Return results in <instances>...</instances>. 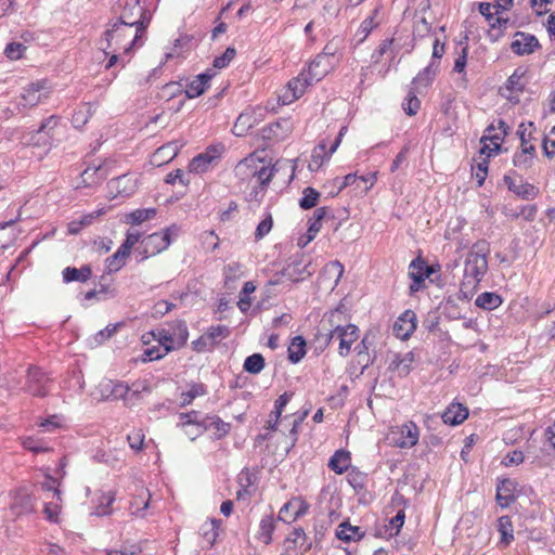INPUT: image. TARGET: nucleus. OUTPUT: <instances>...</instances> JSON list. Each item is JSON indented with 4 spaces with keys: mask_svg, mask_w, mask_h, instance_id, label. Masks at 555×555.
I'll return each mask as SVG.
<instances>
[{
    "mask_svg": "<svg viewBox=\"0 0 555 555\" xmlns=\"http://www.w3.org/2000/svg\"><path fill=\"white\" fill-rule=\"evenodd\" d=\"M331 62H325V56H317L307 69H304L297 77L291 79L286 88L279 95V101L283 105H288L299 99L307 90L308 86L320 81L331 67Z\"/></svg>",
    "mask_w": 555,
    "mask_h": 555,
    "instance_id": "obj_1",
    "label": "nucleus"
},
{
    "mask_svg": "<svg viewBox=\"0 0 555 555\" xmlns=\"http://www.w3.org/2000/svg\"><path fill=\"white\" fill-rule=\"evenodd\" d=\"M487 241L476 242L467 254L464 262V275L461 283V293L468 298L467 293L473 292L488 271L487 255L489 253Z\"/></svg>",
    "mask_w": 555,
    "mask_h": 555,
    "instance_id": "obj_2",
    "label": "nucleus"
},
{
    "mask_svg": "<svg viewBox=\"0 0 555 555\" xmlns=\"http://www.w3.org/2000/svg\"><path fill=\"white\" fill-rule=\"evenodd\" d=\"M144 31L131 26L114 22L104 33V38L100 41L103 51L114 47L115 52L122 50L125 54H129L135 47Z\"/></svg>",
    "mask_w": 555,
    "mask_h": 555,
    "instance_id": "obj_3",
    "label": "nucleus"
},
{
    "mask_svg": "<svg viewBox=\"0 0 555 555\" xmlns=\"http://www.w3.org/2000/svg\"><path fill=\"white\" fill-rule=\"evenodd\" d=\"M178 234L179 227L177 224H171L162 232H155L146 235L141 240V244L135 248V253L140 256L141 261L158 255L169 247L172 237H177Z\"/></svg>",
    "mask_w": 555,
    "mask_h": 555,
    "instance_id": "obj_4",
    "label": "nucleus"
},
{
    "mask_svg": "<svg viewBox=\"0 0 555 555\" xmlns=\"http://www.w3.org/2000/svg\"><path fill=\"white\" fill-rule=\"evenodd\" d=\"M114 12L119 13L116 22L142 31H145L151 22V13L140 5V0H119Z\"/></svg>",
    "mask_w": 555,
    "mask_h": 555,
    "instance_id": "obj_5",
    "label": "nucleus"
},
{
    "mask_svg": "<svg viewBox=\"0 0 555 555\" xmlns=\"http://www.w3.org/2000/svg\"><path fill=\"white\" fill-rule=\"evenodd\" d=\"M275 169L273 167H267L261 165L258 167L254 159H244L241 160L235 167V173L238 177H251L256 178L261 190H266V188L271 182L274 176Z\"/></svg>",
    "mask_w": 555,
    "mask_h": 555,
    "instance_id": "obj_6",
    "label": "nucleus"
},
{
    "mask_svg": "<svg viewBox=\"0 0 555 555\" xmlns=\"http://www.w3.org/2000/svg\"><path fill=\"white\" fill-rule=\"evenodd\" d=\"M347 131V126H343L336 135V138L332 142H326L322 140L312 151L311 159L309 162V169L311 171H317L321 168L323 163L327 160L331 155L337 150L339 146L345 132Z\"/></svg>",
    "mask_w": 555,
    "mask_h": 555,
    "instance_id": "obj_7",
    "label": "nucleus"
},
{
    "mask_svg": "<svg viewBox=\"0 0 555 555\" xmlns=\"http://www.w3.org/2000/svg\"><path fill=\"white\" fill-rule=\"evenodd\" d=\"M49 94L50 86L48 85V80L42 79L31 82L23 89L18 105L23 107H34L42 100L48 99Z\"/></svg>",
    "mask_w": 555,
    "mask_h": 555,
    "instance_id": "obj_8",
    "label": "nucleus"
},
{
    "mask_svg": "<svg viewBox=\"0 0 555 555\" xmlns=\"http://www.w3.org/2000/svg\"><path fill=\"white\" fill-rule=\"evenodd\" d=\"M346 307L344 301L341 300L339 305L333 310L330 314V323L334 326V330L328 334V344L333 340L339 341L340 354H343V350L347 348V326L341 325L340 317L345 314Z\"/></svg>",
    "mask_w": 555,
    "mask_h": 555,
    "instance_id": "obj_9",
    "label": "nucleus"
},
{
    "mask_svg": "<svg viewBox=\"0 0 555 555\" xmlns=\"http://www.w3.org/2000/svg\"><path fill=\"white\" fill-rule=\"evenodd\" d=\"M293 130V122L289 118H280L275 122L264 126L261 129V137L269 142L284 140Z\"/></svg>",
    "mask_w": 555,
    "mask_h": 555,
    "instance_id": "obj_10",
    "label": "nucleus"
},
{
    "mask_svg": "<svg viewBox=\"0 0 555 555\" xmlns=\"http://www.w3.org/2000/svg\"><path fill=\"white\" fill-rule=\"evenodd\" d=\"M49 377L39 367H29L27 372V391L35 397H44L49 393Z\"/></svg>",
    "mask_w": 555,
    "mask_h": 555,
    "instance_id": "obj_11",
    "label": "nucleus"
},
{
    "mask_svg": "<svg viewBox=\"0 0 555 555\" xmlns=\"http://www.w3.org/2000/svg\"><path fill=\"white\" fill-rule=\"evenodd\" d=\"M539 48L540 43L538 38L524 31L515 33L511 43V50L517 55L532 54Z\"/></svg>",
    "mask_w": 555,
    "mask_h": 555,
    "instance_id": "obj_12",
    "label": "nucleus"
},
{
    "mask_svg": "<svg viewBox=\"0 0 555 555\" xmlns=\"http://www.w3.org/2000/svg\"><path fill=\"white\" fill-rule=\"evenodd\" d=\"M309 505L299 498H294L286 502L280 509L278 519L284 522H293L304 516Z\"/></svg>",
    "mask_w": 555,
    "mask_h": 555,
    "instance_id": "obj_13",
    "label": "nucleus"
},
{
    "mask_svg": "<svg viewBox=\"0 0 555 555\" xmlns=\"http://www.w3.org/2000/svg\"><path fill=\"white\" fill-rule=\"evenodd\" d=\"M430 273V268L422 258L412 260L409 271V276L412 280L410 284L411 294L418 292L423 287L425 279L428 278Z\"/></svg>",
    "mask_w": 555,
    "mask_h": 555,
    "instance_id": "obj_14",
    "label": "nucleus"
},
{
    "mask_svg": "<svg viewBox=\"0 0 555 555\" xmlns=\"http://www.w3.org/2000/svg\"><path fill=\"white\" fill-rule=\"evenodd\" d=\"M416 330V314L412 310H405L396 320L392 326V332L396 337L405 340Z\"/></svg>",
    "mask_w": 555,
    "mask_h": 555,
    "instance_id": "obj_15",
    "label": "nucleus"
},
{
    "mask_svg": "<svg viewBox=\"0 0 555 555\" xmlns=\"http://www.w3.org/2000/svg\"><path fill=\"white\" fill-rule=\"evenodd\" d=\"M326 210V207H320L314 210L313 218H310L308 221L307 232L300 235L297 240V246L299 248H305L311 241L314 240V237L321 230V221L325 217Z\"/></svg>",
    "mask_w": 555,
    "mask_h": 555,
    "instance_id": "obj_16",
    "label": "nucleus"
},
{
    "mask_svg": "<svg viewBox=\"0 0 555 555\" xmlns=\"http://www.w3.org/2000/svg\"><path fill=\"white\" fill-rule=\"evenodd\" d=\"M372 337L370 334H365L362 338L363 351H358L352 360V365L349 370V375L358 377L371 363V356L369 353V347L372 345Z\"/></svg>",
    "mask_w": 555,
    "mask_h": 555,
    "instance_id": "obj_17",
    "label": "nucleus"
},
{
    "mask_svg": "<svg viewBox=\"0 0 555 555\" xmlns=\"http://www.w3.org/2000/svg\"><path fill=\"white\" fill-rule=\"evenodd\" d=\"M220 154L221 149L219 146H209L204 153L198 154L192 159L190 170L198 173L205 172L220 157Z\"/></svg>",
    "mask_w": 555,
    "mask_h": 555,
    "instance_id": "obj_18",
    "label": "nucleus"
},
{
    "mask_svg": "<svg viewBox=\"0 0 555 555\" xmlns=\"http://www.w3.org/2000/svg\"><path fill=\"white\" fill-rule=\"evenodd\" d=\"M366 479L365 474L349 464V486L356 491L358 502L361 504H367L372 500L371 493L364 490Z\"/></svg>",
    "mask_w": 555,
    "mask_h": 555,
    "instance_id": "obj_19",
    "label": "nucleus"
},
{
    "mask_svg": "<svg viewBox=\"0 0 555 555\" xmlns=\"http://www.w3.org/2000/svg\"><path fill=\"white\" fill-rule=\"evenodd\" d=\"M516 488L517 482L513 479L505 478L500 480L496 486V503L503 508L508 507L516 500Z\"/></svg>",
    "mask_w": 555,
    "mask_h": 555,
    "instance_id": "obj_20",
    "label": "nucleus"
},
{
    "mask_svg": "<svg viewBox=\"0 0 555 555\" xmlns=\"http://www.w3.org/2000/svg\"><path fill=\"white\" fill-rule=\"evenodd\" d=\"M415 360L412 351L405 353H395L391 356L388 369L396 372L398 377H405L412 371V364Z\"/></svg>",
    "mask_w": 555,
    "mask_h": 555,
    "instance_id": "obj_21",
    "label": "nucleus"
},
{
    "mask_svg": "<svg viewBox=\"0 0 555 555\" xmlns=\"http://www.w3.org/2000/svg\"><path fill=\"white\" fill-rule=\"evenodd\" d=\"M215 76V73L211 69L206 70L194 77L185 86V95L188 99H194L202 95L209 87V81Z\"/></svg>",
    "mask_w": 555,
    "mask_h": 555,
    "instance_id": "obj_22",
    "label": "nucleus"
},
{
    "mask_svg": "<svg viewBox=\"0 0 555 555\" xmlns=\"http://www.w3.org/2000/svg\"><path fill=\"white\" fill-rule=\"evenodd\" d=\"M107 176L108 171L104 164H92L81 172V182L83 186L92 188L104 181Z\"/></svg>",
    "mask_w": 555,
    "mask_h": 555,
    "instance_id": "obj_23",
    "label": "nucleus"
},
{
    "mask_svg": "<svg viewBox=\"0 0 555 555\" xmlns=\"http://www.w3.org/2000/svg\"><path fill=\"white\" fill-rule=\"evenodd\" d=\"M495 130V127L493 125H490L487 129H486V132L488 134H485L482 138H481V143H483L481 150H480V153L481 154H487L488 157L491 156L492 153H499L500 150H501V144L504 140V137L503 134L501 133H494L492 134V131Z\"/></svg>",
    "mask_w": 555,
    "mask_h": 555,
    "instance_id": "obj_24",
    "label": "nucleus"
},
{
    "mask_svg": "<svg viewBox=\"0 0 555 555\" xmlns=\"http://www.w3.org/2000/svg\"><path fill=\"white\" fill-rule=\"evenodd\" d=\"M504 182L511 192L515 193L517 196L521 197L522 199L531 201L539 193V190L533 184L528 183V182L521 183V184H516L515 180H513L512 177L508 175L504 176Z\"/></svg>",
    "mask_w": 555,
    "mask_h": 555,
    "instance_id": "obj_25",
    "label": "nucleus"
},
{
    "mask_svg": "<svg viewBox=\"0 0 555 555\" xmlns=\"http://www.w3.org/2000/svg\"><path fill=\"white\" fill-rule=\"evenodd\" d=\"M468 417V410L461 403H452L442 414L444 424L452 426L460 425Z\"/></svg>",
    "mask_w": 555,
    "mask_h": 555,
    "instance_id": "obj_26",
    "label": "nucleus"
},
{
    "mask_svg": "<svg viewBox=\"0 0 555 555\" xmlns=\"http://www.w3.org/2000/svg\"><path fill=\"white\" fill-rule=\"evenodd\" d=\"M12 504L11 509L16 514L28 513L31 511V496L25 488H18L11 493Z\"/></svg>",
    "mask_w": 555,
    "mask_h": 555,
    "instance_id": "obj_27",
    "label": "nucleus"
},
{
    "mask_svg": "<svg viewBox=\"0 0 555 555\" xmlns=\"http://www.w3.org/2000/svg\"><path fill=\"white\" fill-rule=\"evenodd\" d=\"M439 61H431L428 66L420 72L412 80L413 88L417 90L420 87L426 88L431 85L439 72Z\"/></svg>",
    "mask_w": 555,
    "mask_h": 555,
    "instance_id": "obj_28",
    "label": "nucleus"
},
{
    "mask_svg": "<svg viewBox=\"0 0 555 555\" xmlns=\"http://www.w3.org/2000/svg\"><path fill=\"white\" fill-rule=\"evenodd\" d=\"M63 281L65 283L70 282H87L92 274L91 268L89 266H83L80 269H77L75 267H67L63 270Z\"/></svg>",
    "mask_w": 555,
    "mask_h": 555,
    "instance_id": "obj_29",
    "label": "nucleus"
},
{
    "mask_svg": "<svg viewBox=\"0 0 555 555\" xmlns=\"http://www.w3.org/2000/svg\"><path fill=\"white\" fill-rule=\"evenodd\" d=\"M178 152L179 146L177 145V143L169 142L155 151L153 155V162L157 164V166H160L162 164L168 163L171 159H173L177 156Z\"/></svg>",
    "mask_w": 555,
    "mask_h": 555,
    "instance_id": "obj_30",
    "label": "nucleus"
},
{
    "mask_svg": "<svg viewBox=\"0 0 555 555\" xmlns=\"http://www.w3.org/2000/svg\"><path fill=\"white\" fill-rule=\"evenodd\" d=\"M418 441V428L415 424L403 425L401 429V438L397 440L400 448H412Z\"/></svg>",
    "mask_w": 555,
    "mask_h": 555,
    "instance_id": "obj_31",
    "label": "nucleus"
},
{
    "mask_svg": "<svg viewBox=\"0 0 555 555\" xmlns=\"http://www.w3.org/2000/svg\"><path fill=\"white\" fill-rule=\"evenodd\" d=\"M503 302L502 297L493 292H485L478 295L475 305L483 310H493L500 307Z\"/></svg>",
    "mask_w": 555,
    "mask_h": 555,
    "instance_id": "obj_32",
    "label": "nucleus"
},
{
    "mask_svg": "<svg viewBox=\"0 0 555 555\" xmlns=\"http://www.w3.org/2000/svg\"><path fill=\"white\" fill-rule=\"evenodd\" d=\"M275 530V520L272 515H266L261 518L259 524V531L257 538L264 544L272 542V534Z\"/></svg>",
    "mask_w": 555,
    "mask_h": 555,
    "instance_id": "obj_33",
    "label": "nucleus"
},
{
    "mask_svg": "<svg viewBox=\"0 0 555 555\" xmlns=\"http://www.w3.org/2000/svg\"><path fill=\"white\" fill-rule=\"evenodd\" d=\"M375 175H371L365 178L363 176L358 177L357 175L349 173V188H352L357 194H362L367 192L375 182Z\"/></svg>",
    "mask_w": 555,
    "mask_h": 555,
    "instance_id": "obj_34",
    "label": "nucleus"
},
{
    "mask_svg": "<svg viewBox=\"0 0 555 555\" xmlns=\"http://www.w3.org/2000/svg\"><path fill=\"white\" fill-rule=\"evenodd\" d=\"M304 274L309 276L312 274V271L309 270V264H302L301 261H293L283 270V275L293 281L302 280Z\"/></svg>",
    "mask_w": 555,
    "mask_h": 555,
    "instance_id": "obj_35",
    "label": "nucleus"
},
{
    "mask_svg": "<svg viewBox=\"0 0 555 555\" xmlns=\"http://www.w3.org/2000/svg\"><path fill=\"white\" fill-rule=\"evenodd\" d=\"M169 328H171V333H173L176 348L184 346L189 337V331L185 321L176 320L169 324Z\"/></svg>",
    "mask_w": 555,
    "mask_h": 555,
    "instance_id": "obj_36",
    "label": "nucleus"
},
{
    "mask_svg": "<svg viewBox=\"0 0 555 555\" xmlns=\"http://www.w3.org/2000/svg\"><path fill=\"white\" fill-rule=\"evenodd\" d=\"M306 354V340L302 336H296L288 346V360L298 363Z\"/></svg>",
    "mask_w": 555,
    "mask_h": 555,
    "instance_id": "obj_37",
    "label": "nucleus"
},
{
    "mask_svg": "<svg viewBox=\"0 0 555 555\" xmlns=\"http://www.w3.org/2000/svg\"><path fill=\"white\" fill-rule=\"evenodd\" d=\"M327 467L334 473L341 475L347 472V450L341 448L332 455Z\"/></svg>",
    "mask_w": 555,
    "mask_h": 555,
    "instance_id": "obj_38",
    "label": "nucleus"
},
{
    "mask_svg": "<svg viewBox=\"0 0 555 555\" xmlns=\"http://www.w3.org/2000/svg\"><path fill=\"white\" fill-rule=\"evenodd\" d=\"M479 12L482 16L486 17V20L490 23L492 28L496 27V25L501 27L502 24L504 26L507 24V20H502L500 17L494 18V15L499 13L494 4H491L489 2H480Z\"/></svg>",
    "mask_w": 555,
    "mask_h": 555,
    "instance_id": "obj_39",
    "label": "nucleus"
},
{
    "mask_svg": "<svg viewBox=\"0 0 555 555\" xmlns=\"http://www.w3.org/2000/svg\"><path fill=\"white\" fill-rule=\"evenodd\" d=\"M306 540V533L302 528H295L294 531L284 541V552L282 555H289L292 550L302 546Z\"/></svg>",
    "mask_w": 555,
    "mask_h": 555,
    "instance_id": "obj_40",
    "label": "nucleus"
},
{
    "mask_svg": "<svg viewBox=\"0 0 555 555\" xmlns=\"http://www.w3.org/2000/svg\"><path fill=\"white\" fill-rule=\"evenodd\" d=\"M53 134L49 133V131L41 130L38 128L35 132L30 133L29 144L37 147H42L46 151H49L52 146Z\"/></svg>",
    "mask_w": 555,
    "mask_h": 555,
    "instance_id": "obj_41",
    "label": "nucleus"
},
{
    "mask_svg": "<svg viewBox=\"0 0 555 555\" xmlns=\"http://www.w3.org/2000/svg\"><path fill=\"white\" fill-rule=\"evenodd\" d=\"M156 214V208L135 209L126 216V221L130 224L138 225L144 221L153 219Z\"/></svg>",
    "mask_w": 555,
    "mask_h": 555,
    "instance_id": "obj_42",
    "label": "nucleus"
},
{
    "mask_svg": "<svg viewBox=\"0 0 555 555\" xmlns=\"http://www.w3.org/2000/svg\"><path fill=\"white\" fill-rule=\"evenodd\" d=\"M204 428L215 429L218 439L224 437L230 430V424L223 422L219 416H206L204 418Z\"/></svg>",
    "mask_w": 555,
    "mask_h": 555,
    "instance_id": "obj_43",
    "label": "nucleus"
},
{
    "mask_svg": "<svg viewBox=\"0 0 555 555\" xmlns=\"http://www.w3.org/2000/svg\"><path fill=\"white\" fill-rule=\"evenodd\" d=\"M527 69L522 66L517 67L514 73L507 78L505 88L511 92H521L525 83L521 79L525 77Z\"/></svg>",
    "mask_w": 555,
    "mask_h": 555,
    "instance_id": "obj_44",
    "label": "nucleus"
},
{
    "mask_svg": "<svg viewBox=\"0 0 555 555\" xmlns=\"http://www.w3.org/2000/svg\"><path fill=\"white\" fill-rule=\"evenodd\" d=\"M376 23H374V15L367 16L359 26L358 30L353 35L351 41L358 46L362 43L370 33L376 27Z\"/></svg>",
    "mask_w": 555,
    "mask_h": 555,
    "instance_id": "obj_45",
    "label": "nucleus"
},
{
    "mask_svg": "<svg viewBox=\"0 0 555 555\" xmlns=\"http://www.w3.org/2000/svg\"><path fill=\"white\" fill-rule=\"evenodd\" d=\"M102 210L93 211L91 214L80 217L78 220H73L68 223V233L78 234L82 228L90 225L93 220L102 215Z\"/></svg>",
    "mask_w": 555,
    "mask_h": 555,
    "instance_id": "obj_46",
    "label": "nucleus"
},
{
    "mask_svg": "<svg viewBox=\"0 0 555 555\" xmlns=\"http://www.w3.org/2000/svg\"><path fill=\"white\" fill-rule=\"evenodd\" d=\"M221 524L219 519H211L210 521L205 522L201 527V534L207 541V543L211 546L214 545L217 537H218V528Z\"/></svg>",
    "mask_w": 555,
    "mask_h": 555,
    "instance_id": "obj_47",
    "label": "nucleus"
},
{
    "mask_svg": "<svg viewBox=\"0 0 555 555\" xmlns=\"http://www.w3.org/2000/svg\"><path fill=\"white\" fill-rule=\"evenodd\" d=\"M264 364L263 356L261 353H254L245 359L243 367L250 374H258L263 370Z\"/></svg>",
    "mask_w": 555,
    "mask_h": 555,
    "instance_id": "obj_48",
    "label": "nucleus"
},
{
    "mask_svg": "<svg viewBox=\"0 0 555 555\" xmlns=\"http://www.w3.org/2000/svg\"><path fill=\"white\" fill-rule=\"evenodd\" d=\"M416 89L411 88L404 101L402 102V108L409 116H414L417 114L421 107V101L416 96Z\"/></svg>",
    "mask_w": 555,
    "mask_h": 555,
    "instance_id": "obj_49",
    "label": "nucleus"
},
{
    "mask_svg": "<svg viewBox=\"0 0 555 555\" xmlns=\"http://www.w3.org/2000/svg\"><path fill=\"white\" fill-rule=\"evenodd\" d=\"M230 331L229 327L225 325H216L210 326L208 331L205 333V336L207 337V340L209 341L210 347H215L218 341L222 338H225L229 336Z\"/></svg>",
    "mask_w": 555,
    "mask_h": 555,
    "instance_id": "obj_50",
    "label": "nucleus"
},
{
    "mask_svg": "<svg viewBox=\"0 0 555 555\" xmlns=\"http://www.w3.org/2000/svg\"><path fill=\"white\" fill-rule=\"evenodd\" d=\"M319 198L320 193L315 189L308 186L302 191V197L299 199V206L305 210L313 208L317 206Z\"/></svg>",
    "mask_w": 555,
    "mask_h": 555,
    "instance_id": "obj_51",
    "label": "nucleus"
},
{
    "mask_svg": "<svg viewBox=\"0 0 555 555\" xmlns=\"http://www.w3.org/2000/svg\"><path fill=\"white\" fill-rule=\"evenodd\" d=\"M129 255L126 249L119 246V248L106 259L109 271H118L125 264V260Z\"/></svg>",
    "mask_w": 555,
    "mask_h": 555,
    "instance_id": "obj_52",
    "label": "nucleus"
},
{
    "mask_svg": "<svg viewBox=\"0 0 555 555\" xmlns=\"http://www.w3.org/2000/svg\"><path fill=\"white\" fill-rule=\"evenodd\" d=\"M256 289L255 284L251 281L245 282L243 285V288L240 294V300L237 302V306L242 312H247L250 308L251 301L248 297L249 294L254 293Z\"/></svg>",
    "mask_w": 555,
    "mask_h": 555,
    "instance_id": "obj_53",
    "label": "nucleus"
},
{
    "mask_svg": "<svg viewBox=\"0 0 555 555\" xmlns=\"http://www.w3.org/2000/svg\"><path fill=\"white\" fill-rule=\"evenodd\" d=\"M206 393V386L203 384H192L188 391L182 392L181 405L185 406L190 404L195 398Z\"/></svg>",
    "mask_w": 555,
    "mask_h": 555,
    "instance_id": "obj_54",
    "label": "nucleus"
},
{
    "mask_svg": "<svg viewBox=\"0 0 555 555\" xmlns=\"http://www.w3.org/2000/svg\"><path fill=\"white\" fill-rule=\"evenodd\" d=\"M115 501V494L113 492L103 493L99 498V504L95 509V514L99 516L109 515L112 513V504Z\"/></svg>",
    "mask_w": 555,
    "mask_h": 555,
    "instance_id": "obj_55",
    "label": "nucleus"
},
{
    "mask_svg": "<svg viewBox=\"0 0 555 555\" xmlns=\"http://www.w3.org/2000/svg\"><path fill=\"white\" fill-rule=\"evenodd\" d=\"M499 531L501 533V542L508 545L514 540L513 525L508 517L499 519Z\"/></svg>",
    "mask_w": 555,
    "mask_h": 555,
    "instance_id": "obj_56",
    "label": "nucleus"
},
{
    "mask_svg": "<svg viewBox=\"0 0 555 555\" xmlns=\"http://www.w3.org/2000/svg\"><path fill=\"white\" fill-rule=\"evenodd\" d=\"M107 387H111V391L107 398H111L113 400L121 399L125 401L127 393H129V386L121 382L115 383L113 380H109Z\"/></svg>",
    "mask_w": 555,
    "mask_h": 555,
    "instance_id": "obj_57",
    "label": "nucleus"
},
{
    "mask_svg": "<svg viewBox=\"0 0 555 555\" xmlns=\"http://www.w3.org/2000/svg\"><path fill=\"white\" fill-rule=\"evenodd\" d=\"M344 274V266L339 261H331L324 268V275L328 280H334L335 285Z\"/></svg>",
    "mask_w": 555,
    "mask_h": 555,
    "instance_id": "obj_58",
    "label": "nucleus"
},
{
    "mask_svg": "<svg viewBox=\"0 0 555 555\" xmlns=\"http://www.w3.org/2000/svg\"><path fill=\"white\" fill-rule=\"evenodd\" d=\"M158 340L165 348V353H168L176 348L173 333H171L169 325L158 330Z\"/></svg>",
    "mask_w": 555,
    "mask_h": 555,
    "instance_id": "obj_59",
    "label": "nucleus"
},
{
    "mask_svg": "<svg viewBox=\"0 0 555 555\" xmlns=\"http://www.w3.org/2000/svg\"><path fill=\"white\" fill-rule=\"evenodd\" d=\"M235 54L236 51L234 48H227L222 55L215 57L212 63L214 67L218 69L225 68L234 59Z\"/></svg>",
    "mask_w": 555,
    "mask_h": 555,
    "instance_id": "obj_60",
    "label": "nucleus"
},
{
    "mask_svg": "<svg viewBox=\"0 0 555 555\" xmlns=\"http://www.w3.org/2000/svg\"><path fill=\"white\" fill-rule=\"evenodd\" d=\"M330 490L331 487L328 486L325 490L326 493H330L327 509L341 511L344 500L341 491H337L336 488L332 492Z\"/></svg>",
    "mask_w": 555,
    "mask_h": 555,
    "instance_id": "obj_61",
    "label": "nucleus"
},
{
    "mask_svg": "<svg viewBox=\"0 0 555 555\" xmlns=\"http://www.w3.org/2000/svg\"><path fill=\"white\" fill-rule=\"evenodd\" d=\"M26 47L21 42H10L4 49V54L10 60H18L23 56Z\"/></svg>",
    "mask_w": 555,
    "mask_h": 555,
    "instance_id": "obj_62",
    "label": "nucleus"
},
{
    "mask_svg": "<svg viewBox=\"0 0 555 555\" xmlns=\"http://www.w3.org/2000/svg\"><path fill=\"white\" fill-rule=\"evenodd\" d=\"M90 107L79 108L75 111L72 117V124L75 128H82L89 120L90 117Z\"/></svg>",
    "mask_w": 555,
    "mask_h": 555,
    "instance_id": "obj_63",
    "label": "nucleus"
},
{
    "mask_svg": "<svg viewBox=\"0 0 555 555\" xmlns=\"http://www.w3.org/2000/svg\"><path fill=\"white\" fill-rule=\"evenodd\" d=\"M513 164L518 169L526 171L533 165V159L519 151L514 154Z\"/></svg>",
    "mask_w": 555,
    "mask_h": 555,
    "instance_id": "obj_64",
    "label": "nucleus"
}]
</instances>
